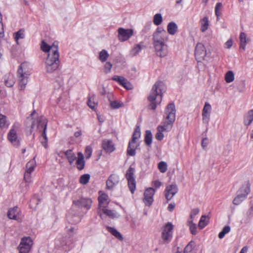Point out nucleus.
<instances>
[{"label": "nucleus", "instance_id": "774afa93", "mask_svg": "<svg viewBox=\"0 0 253 253\" xmlns=\"http://www.w3.org/2000/svg\"><path fill=\"white\" fill-rule=\"evenodd\" d=\"M248 250V248L247 246L244 247L239 253H247Z\"/></svg>", "mask_w": 253, "mask_h": 253}, {"label": "nucleus", "instance_id": "412c9836", "mask_svg": "<svg viewBox=\"0 0 253 253\" xmlns=\"http://www.w3.org/2000/svg\"><path fill=\"white\" fill-rule=\"evenodd\" d=\"M20 211L17 207L10 208L7 212V216L9 219L19 221L21 218L19 217Z\"/></svg>", "mask_w": 253, "mask_h": 253}, {"label": "nucleus", "instance_id": "a19ab883", "mask_svg": "<svg viewBox=\"0 0 253 253\" xmlns=\"http://www.w3.org/2000/svg\"><path fill=\"white\" fill-rule=\"evenodd\" d=\"M108 57L109 54L106 50L103 49L99 52V59L101 62H105Z\"/></svg>", "mask_w": 253, "mask_h": 253}, {"label": "nucleus", "instance_id": "6ab92c4d", "mask_svg": "<svg viewBox=\"0 0 253 253\" xmlns=\"http://www.w3.org/2000/svg\"><path fill=\"white\" fill-rule=\"evenodd\" d=\"M211 106L208 102H206L202 111V119L204 123L208 124L210 120Z\"/></svg>", "mask_w": 253, "mask_h": 253}, {"label": "nucleus", "instance_id": "13d9d810", "mask_svg": "<svg viewBox=\"0 0 253 253\" xmlns=\"http://www.w3.org/2000/svg\"><path fill=\"white\" fill-rule=\"evenodd\" d=\"M112 64L110 62H107L104 65V72L108 74L111 72Z\"/></svg>", "mask_w": 253, "mask_h": 253}, {"label": "nucleus", "instance_id": "b1692460", "mask_svg": "<svg viewBox=\"0 0 253 253\" xmlns=\"http://www.w3.org/2000/svg\"><path fill=\"white\" fill-rule=\"evenodd\" d=\"M4 82L5 85L7 87L13 86L15 82L14 75L11 73L6 74L4 77Z\"/></svg>", "mask_w": 253, "mask_h": 253}, {"label": "nucleus", "instance_id": "39448f33", "mask_svg": "<svg viewBox=\"0 0 253 253\" xmlns=\"http://www.w3.org/2000/svg\"><path fill=\"white\" fill-rule=\"evenodd\" d=\"M30 73L27 69V64L25 63H22L17 70V76L19 79V84L20 89H24L25 85L28 83V79Z\"/></svg>", "mask_w": 253, "mask_h": 253}, {"label": "nucleus", "instance_id": "c9c22d12", "mask_svg": "<svg viewBox=\"0 0 253 253\" xmlns=\"http://www.w3.org/2000/svg\"><path fill=\"white\" fill-rule=\"evenodd\" d=\"M25 38V30L23 29H20L18 31L15 33L14 39L16 41V43L19 44L18 40L19 39H23Z\"/></svg>", "mask_w": 253, "mask_h": 253}, {"label": "nucleus", "instance_id": "3c124183", "mask_svg": "<svg viewBox=\"0 0 253 253\" xmlns=\"http://www.w3.org/2000/svg\"><path fill=\"white\" fill-rule=\"evenodd\" d=\"M94 97H95V95H93L91 97H90L88 98V101H87L88 106L92 110L95 109V108L96 106V105H97L96 103L94 101L92 100L94 99Z\"/></svg>", "mask_w": 253, "mask_h": 253}, {"label": "nucleus", "instance_id": "680f3d73", "mask_svg": "<svg viewBox=\"0 0 253 253\" xmlns=\"http://www.w3.org/2000/svg\"><path fill=\"white\" fill-rule=\"evenodd\" d=\"M232 46V40H229L225 43V47L230 48Z\"/></svg>", "mask_w": 253, "mask_h": 253}, {"label": "nucleus", "instance_id": "864d4df0", "mask_svg": "<svg viewBox=\"0 0 253 253\" xmlns=\"http://www.w3.org/2000/svg\"><path fill=\"white\" fill-rule=\"evenodd\" d=\"M121 85L126 89H131L133 88L132 85L126 78L124 79V81H123Z\"/></svg>", "mask_w": 253, "mask_h": 253}, {"label": "nucleus", "instance_id": "5701e85b", "mask_svg": "<svg viewBox=\"0 0 253 253\" xmlns=\"http://www.w3.org/2000/svg\"><path fill=\"white\" fill-rule=\"evenodd\" d=\"M99 209V211L103 208H106L109 203L108 196L105 194H102L98 197Z\"/></svg>", "mask_w": 253, "mask_h": 253}, {"label": "nucleus", "instance_id": "1a4fd4ad", "mask_svg": "<svg viewBox=\"0 0 253 253\" xmlns=\"http://www.w3.org/2000/svg\"><path fill=\"white\" fill-rule=\"evenodd\" d=\"M32 244V241L30 237L23 238L18 246L19 253H28Z\"/></svg>", "mask_w": 253, "mask_h": 253}, {"label": "nucleus", "instance_id": "e2e57ef3", "mask_svg": "<svg viewBox=\"0 0 253 253\" xmlns=\"http://www.w3.org/2000/svg\"><path fill=\"white\" fill-rule=\"evenodd\" d=\"M209 143V140L207 138H205L202 140V146L203 148H205L207 146Z\"/></svg>", "mask_w": 253, "mask_h": 253}, {"label": "nucleus", "instance_id": "338daca9", "mask_svg": "<svg viewBox=\"0 0 253 253\" xmlns=\"http://www.w3.org/2000/svg\"><path fill=\"white\" fill-rule=\"evenodd\" d=\"M99 93L101 95H105L106 94V90L104 86L100 89Z\"/></svg>", "mask_w": 253, "mask_h": 253}, {"label": "nucleus", "instance_id": "aec40b11", "mask_svg": "<svg viewBox=\"0 0 253 253\" xmlns=\"http://www.w3.org/2000/svg\"><path fill=\"white\" fill-rule=\"evenodd\" d=\"M120 181L119 176L117 174H112L106 181V186L108 189H112Z\"/></svg>", "mask_w": 253, "mask_h": 253}, {"label": "nucleus", "instance_id": "f257e3e1", "mask_svg": "<svg viewBox=\"0 0 253 253\" xmlns=\"http://www.w3.org/2000/svg\"><path fill=\"white\" fill-rule=\"evenodd\" d=\"M176 110L173 103H169L167 106L164 115L163 125L157 127V132L155 135L158 140H162L164 137L163 132L169 131L175 120Z\"/></svg>", "mask_w": 253, "mask_h": 253}, {"label": "nucleus", "instance_id": "ea45409f", "mask_svg": "<svg viewBox=\"0 0 253 253\" xmlns=\"http://www.w3.org/2000/svg\"><path fill=\"white\" fill-rule=\"evenodd\" d=\"M110 102V106L112 109H117L124 106L123 103L121 102H118L117 101H111L109 99Z\"/></svg>", "mask_w": 253, "mask_h": 253}, {"label": "nucleus", "instance_id": "72a5a7b5", "mask_svg": "<svg viewBox=\"0 0 253 253\" xmlns=\"http://www.w3.org/2000/svg\"><path fill=\"white\" fill-rule=\"evenodd\" d=\"M108 231L113 236H114L116 238L119 239L120 241H122L123 240V237L121 234L115 228L111 227L108 226L107 227Z\"/></svg>", "mask_w": 253, "mask_h": 253}, {"label": "nucleus", "instance_id": "c85d7f7f", "mask_svg": "<svg viewBox=\"0 0 253 253\" xmlns=\"http://www.w3.org/2000/svg\"><path fill=\"white\" fill-rule=\"evenodd\" d=\"M246 34L242 32L240 35V50L245 51L246 49V46L247 44Z\"/></svg>", "mask_w": 253, "mask_h": 253}, {"label": "nucleus", "instance_id": "0eeeda50", "mask_svg": "<svg viewBox=\"0 0 253 253\" xmlns=\"http://www.w3.org/2000/svg\"><path fill=\"white\" fill-rule=\"evenodd\" d=\"M135 169L130 166L127 170L126 177L127 180L129 189L132 194H133L136 188V181L134 178Z\"/></svg>", "mask_w": 253, "mask_h": 253}, {"label": "nucleus", "instance_id": "423d86ee", "mask_svg": "<svg viewBox=\"0 0 253 253\" xmlns=\"http://www.w3.org/2000/svg\"><path fill=\"white\" fill-rule=\"evenodd\" d=\"M250 191V184L249 181L245 182L238 191L237 195L234 199L233 203L239 205L246 199Z\"/></svg>", "mask_w": 253, "mask_h": 253}, {"label": "nucleus", "instance_id": "ddd939ff", "mask_svg": "<svg viewBox=\"0 0 253 253\" xmlns=\"http://www.w3.org/2000/svg\"><path fill=\"white\" fill-rule=\"evenodd\" d=\"M195 56L198 62H201L206 56V50L204 45L201 43H198L195 48Z\"/></svg>", "mask_w": 253, "mask_h": 253}, {"label": "nucleus", "instance_id": "7ed1b4c3", "mask_svg": "<svg viewBox=\"0 0 253 253\" xmlns=\"http://www.w3.org/2000/svg\"><path fill=\"white\" fill-rule=\"evenodd\" d=\"M164 88V84L162 82H156L153 86L150 94L148 97V99L150 102L148 106L150 109L155 110L157 108V105L161 103Z\"/></svg>", "mask_w": 253, "mask_h": 253}, {"label": "nucleus", "instance_id": "9b49d317", "mask_svg": "<svg viewBox=\"0 0 253 253\" xmlns=\"http://www.w3.org/2000/svg\"><path fill=\"white\" fill-rule=\"evenodd\" d=\"M47 121L46 118L44 117H41L38 118L37 121H34L32 126L31 128V132H32L34 126L36 125L37 128L40 131H42V133H45L46 130Z\"/></svg>", "mask_w": 253, "mask_h": 253}, {"label": "nucleus", "instance_id": "4c0bfd02", "mask_svg": "<svg viewBox=\"0 0 253 253\" xmlns=\"http://www.w3.org/2000/svg\"><path fill=\"white\" fill-rule=\"evenodd\" d=\"M101 211L110 218H114L117 217V213L114 210L106 209V208H105L102 209Z\"/></svg>", "mask_w": 253, "mask_h": 253}, {"label": "nucleus", "instance_id": "9d476101", "mask_svg": "<svg viewBox=\"0 0 253 253\" xmlns=\"http://www.w3.org/2000/svg\"><path fill=\"white\" fill-rule=\"evenodd\" d=\"M173 229V226L170 222L167 223L164 227L162 237L166 243H168L172 238Z\"/></svg>", "mask_w": 253, "mask_h": 253}, {"label": "nucleus", "instance_id": "e433bc0d", "mask_svg": "<svg viewBox=\"0 0 253 253\" xmlns=\"http://www.w3.org/2000/svg\"><path fill=\"white\" fill-rule=\"evenodd\" d=\"M187 225L189 227L191 233L193 235H196L197 233L196 224L193 223V221L188 220Z\"/></svg>", "mask_w": 253, "mask_h": 253}, {"label": "nucleus", "instance_id": "a18cd8bd", "mask_svg": "<svg viewBox=\"0 0 253 253\" xmlns=\"http://www.w3.org/2000/svg\"><path fill=\"white\" fill-rule=\"evenodd\" d=\"M230 231V227L229 226L227 225L223 227L222 231L219 233L218 237L220 239L223 238L225 235L229 233Z\"/></svg>", "mask_w": 253, "mask_h": 253}, {"label": "nucleus", "instance_id": "49530a36", "mask_svg": "<svg viewBox=\"0 0 253 253\" xmlns=\"http://www.w3.org/2000/svg\"><path fill=\"white\" fill-rule=\"evenodd\" d=\"M140 128L139 126H137L134 131L131 139L136 141L137 139L140 138Z\"/></svg>", "mask_w": 253, "mask_h": 253}, {"label": "nucleus", "instance_id": "7c9ffc66", "mask_svg": "<svg viewBox=\"0 0 253 253\" xmlns=\"http://www.w3.org/2000/svg\"><path fill=\"white\" fill-rule=\"evenodd\" d=\"M210 217L208 216L203 215L201 216L198 223V227L200 229H203L207 226L209 222Z\"/></svg>", "mask_w": 253, "mask_h": 253}, {"label": "nucleus", "instance_id": "58836bf2", "mask_svg": "<svg viewBox=\"0 0 253 253\" xmlns=\"http://www.w3.org/2000/svg\"><path fill=\"white\" fill-rule=\"evenodd\" d=\"M152 141V134L150 130H147L145 132V142L146 144L149 146L151 144Z\"/></svg>", "mask_w": 253, "mask_h": 253}, {"label": "nucleus", "instance_id": "cd10ccee", "mask_svg": "<svg viewBox=\"0 0 253 253\" xmlns=\"http://www.w3.org/2000/svg\"><path fill=\"white\" fill-rule=\"evenodd\" d=\"M64 154L70 165H72L77 159L76 155L72 150H68L64 152Z\"/></svg>", "mask_w": 253, "mask_h": 253}, {"label": "nucleus", "instance_id": "79ce46f5", "mask_svg": "<svg viewBox=\"0 0 253 253\" xmlns=\"http://www.w3.org/2000/svg\"><path fill=\"white\" fill-rule=\"evenodd\" d=\"M234 80V74L233 71H228L225 75V80L226 83H230L232 82Z\"/></svg>", "mask_w": 253, "mask_h": 253}, {"label": "nucleus", "instance_id": "4be33fe9", "mask_svg": "<svg viewBox=\"0 0 253 253\" xmlns=\"http://www.w3.org/2000/svg\"><path fill=\"white\" fill-rule=\"evenodd\" d=\"M102 147L107 153H111L115 149V146L112 141L109 139H104L102 140Z\"/></svg>", "mask_w": 253, "mask_h": 253}, {"label": "nucleus", "instance_id": "a878e982", "mask_svg": "<svg viewBox=\"0 0 253 253\" xmlns=\"http://www.w3.org/2000/svg\"><path fill=\"white\" fill-rule=\"evenodd\" d=\"M138 145L136 144V141L131 139L129 141L128 146L127 150V154L131 156L135 155V149L137 147Z\"/></svg>", "mask_w": 253, "mask_h": 253}, {"label": "nucleus", "instance_id": "c756f323", "mask_svg": "<svg viewBox=\"0 0 253 253\" xmlns=\"http://www.w3.org/2000/svg\"><path fill=\"white\" fill-rule=\"evenodd\" d=\"M178 27L173 22L169 23L167 26L168 33L171 35H174L177 32Z\"/></svg>", "mask_w": 253, "mask_h": 253}, {"label": "nucleus", "instance_id": "8fccbe9b", "mask_svg": "<svg viewBox=\"0 0 253 253\" xmlns=\"http://www.w3.org/2000/svg\"><path fill=\"white\" fill-rule=\"evenodd\" d=\"M7 126L8 124H7L6 117L1 114H0V127L1 128H5Z\"/></svg>", "mask_w": 253, "mask_h": 253}, {"label": "nucleus", "instance_id": "20e7f679", "mask_svg": "<svg viewBox=\"0 0 253 253\" xmlns=\"http://www.w3.org/2000/svg\"><path fill=\"white\" fill-rule=\"evenodd\" d=\"M45 70L48 73H52L56 71L60 64L59 53L56 49L51 51V55H47L45 62Z\"/></svg>", "mask_w": 253, "mask_h": 253}, {"label": "nucleus", "instance_id": "bb28decb", "mask_svg": "<svg viewBox=\"0 0 253 253\" xmlns=\"http://www.w3.org/2000/svg\"><path fill=\"white\" fill-rule=\"evenodd\" d=\"M78 158L76 161L77 168L81 170H82L84 167L85 162L84 161V156L82 152L78 153Z\"/></svg>", "mask_w": 253, "mask_h": 253}, {"label": "nucleus", "instance_id": "6e6552de", "mask_svg": "<svg viewBox=\"0 0 253 253\" xmlns=\"http://www.w3.org/2000/svg\"><path fill=\"white\" fill-rule=\"evenodd\" d=\"M35 158L36 157L29 161L26 164V171L24 174V179L26 182H31V173L34 170L36 166Z\"/></svg>", "mask_w": 253, "mask_h": 253}, {"label": "nucleus", "instance_id": "f3484780", "mask_svg": "<svg viewBox=\"0 0 253 253\" xmlns=\"http://www.w3.org/2000/svg\"><path fill=\"white\" fill-rule=\"evenodd\" d=\"M178 191V188L176 184H171L166 187L165 191V197L167 200H170Z\"/></svg>", "mask_w": 253, "mask_h": 253}, {"label": "nucleus", "instance_id": "473e14b6", "mask_svg": "<svg viewBox=\"0 0 253 253\" xmlns=\"http://www.w3.org/2000/svg\"><path fill=\"white\" fill-rule=\"evenodd\" d=\"M142 46L143 45L142 43L135 44L130 52V56L134 57L137 55L139 51L142 49Z\"/></svg>", "mask_w": 253, "mask_h": 253}, {"label": "nucleus", "instance_id": "bf43d9fd", "mask_svg": "<svg viewBox=\"0 0 253 253\" xmlns=\"http://www.w3.org/2000/svg\"><path fill=\"white\" fill-rule=\"evenodd\" d=\"M124 77L119 76H114L112 78L113 80L118 82L120 84H121L123 81H124Z\"/></svg>", "mask_w": 253, "mask_h": 253}, {"label": "nucleus", "instance_id": "69168bd1", "mask_svg": "<svg viewBox=\"0 0 253 253\" xmlns=\"http://www.w3.org/2000/svg\"><path fill=\"white\" fill-rule=\"evenodd\" d=\"M175 208V204L173 203H170L169 205L168 209L169 211H172Z\"/></svg>", "mask_w": 253, "mask_h": 253}, {"label": "nucleus", "instance_id": "09e8293b", "mask_svg": "<svg viewBox=\"0 0 253 253\" xmlns=\"http://www.w3.org/2000/svg\"><path fill=\"white\" fill-rule=\"evenodd\" d=\"M90 178V175L88 174H84L82 175L80 179V182L83 184H86L88 183Z\"/></svg>", "mask_w": 253, "mask_h": 253}, {"label": "nucleus", "instance_id": "6e6d98bb", "mask_svg": "<svg viewBox=\"0 0 253 253\" xmlns=\"http://www.w3.org/2000/svg\"><path fill=\"white\" fill-rule=\"evenodd\" d=\"M42 140H41V143L45 148H47V146H48V145H47L48 139H47V137L46 132L42 133Z\"/></svg>", "mask_w": 253, "mask_h": 253}, {"label": "nucleus", "instance_id": "f704fd0d", "mask_svg": "<svg viewBox=\"0 0 253 253\" xmlns=\"http://www.w3.org/2000/svg\"><path fill=\"white\" fill-rule=\"evenodd\" d=\"M253 121V109L250 110L244 118V124L249 126Z\"/></svg>", "mask_w": 253, "mask_h": 253}, {"label": "nucleus", "instance_id": "2f4dec72", "mask_svg": "<svg viewBox=\"0 0 253 253\" xmlns=\"http://www.w3.org/2000/svg\"><path fill=\"white\" fill-rule=\"evenodd\" d=\"M200 24L201 31L202 32H205L208 29L209 25V21L208 17L205 16L201 19Z\"/></svg>", "mask_w": 253, "mask_h": 253}, {"label": "nucleus", "instance_id": "0e129e2a", "mask_svg": "<svg viewBox=\"0 0 253 253\" xmlns=\"http://www.w3.org/2000/svg\"><path fill=\"white\" fill-rule=\"evenodd\" d=\"M162 185V183L159 180H155L153 182V185L156 188H159Z\"/></svg>", "mask_w": 253, "mask_h": 253}, {"label": "nucleus", "instance_id": "a211bd4d", "mask_svg": "<svg viewBox=\"0 0 253 253\" xmlns=\"http://www.w3.org/2000/svg\"><path fill=\"white\" fill-rule=\"evenodd\" d=\"M41 48L43 52L48 53V55H51L52 50L53 51L56 49L57 51H59L58 44L55 42L50 46L44 41H42L41 44Z\"/></svg>", "mask_w": 253, "mask_h": 253}, {"label": "nucleus", "instance_id": "393cba45", "mask_svg": "<svg viewBox=\"0 0 253 253\" xmlns=\"http://www.w3.org/2000/svg\"><path fill=\"white\" fill-rule=\"evenodd\" d=\"M138 145L136 144V141L131 139L129 141L128 146L127 150V154L131 156L135 155V149L137 147Z\"/></svg>", "mask_w": 253, "mask_h": 253}, {"label": "nucleus", "instance_id": "603ef678", "mask_svg": "<svg viewBox=\"0 0 253 253\" xmlns=\"http://www.w3.org/2000/svg\"><path fill=\"white\" fill-rule=\"evenodd\" d=\"M222 7V4L221 2H218L216 3L215 7V15L218 18V17L221 15V9Z\"/></svg>", "mask_w": 253, "mask_h": 253}, {"label": "nucleus", "instance_id": "37998d69", "mask_svg": "<svg viewBox=\"0 0 253 253\" xmlns=\"http://www.w3.org/2000/svg\"><path fill=\"white\" fill-rule=\"evenodd\" d=\"M163 20L162 16L160 13H157L154 16L153 22L155 25L158 26L160 25Z\"/></svg>", "mask_w": 253, "mask_h": 253}, {"label": "nucleus", "instance_id": "f03ea898", "mask_svg": "<svg viewBox=\"0 0 253 253\" xmlns=\"http://www.w3.org/2000/svg\"><path fill=\"white\" fill-rule=\"evenodd\" d=\"M168 36L167 32L162 28H157L153 34V45L156 55L161 58L166 57L168 53Z\"/></svg>", "mask_w": 253, "mask_h": 253}, {"label": "nucleus", "instance_id": "de8ad7c7", "mask_svg": "<svg viewBox=\"0 0 253 253\" xmlns=\"http://www.w3.org/2000/svg\"><path fill=\"white\" fill-rule=\"evenodd\" d=\"M167 167V164L165 162L161 161L158 164V169L162 173L166 172L168 169Z\"/></svg>", "mask_w": 253, "mask_h": 253}, {"label": "nucleus", "instance_id": "c03bdc74", "mask_svg": "<svg viewBox=\"0 0 253 253\" xmlns=\"http://www.w3.org/2000/svg\"><path fill=\"white\" fill-rule=\"evenodd\" d=\"M194 245V242L190 241L184 248L183 253H192Z\"/></svg>", "mask_w": 253, "mask_h": 253}, {"label": "nucleus", "instance_id": "4d7b16f0", "mask_svg": "<svg viewBox=\"0 0 253 253\" xmlns=\"http://www.w3.org/2000/svg\"><path fill=\"white\" fill-rule=\"evenodd\" d=\"M199 212V209L198 208L194 209L191 210L190 214V217L188 219V220H191L192 221H193L194 218L195 216L198 214Z\"/></svg>", "mask_w": 253, "mask_h": 253}, {"label": "nucleus", "instance_id": "2eb2a0df", "mask_svg": "<svg viewBox=\"0 0 253 253\" xmlns=\"http://www.w3.org/2000/svg\"><path fill=\"white\" fill-rule=\"evenodd\" d=\"M118 38L121 42L127 40L133 35V30L131 29H125L120 28L118 29Z\"/></svg>", "mask_w": 253, "mask_h": 253}, {"label": "nucleus", "instance_id": "f8f14e48", "mask_svg": "<svg viewBox=\"0 0 253 253\" xmlns=\"http://www.w3.org/2000/svg\"><path fill=\"white\" fill-rule=\"evenodd\" d=\"M18 126H13L12 128L10 130L8 133V139L12 144L16 147H18L20 145V139L18 137L17 134L16 129L18 128Z\"/></svg>", "mask_w": 253, "mask_h": 253}, {"label": "nucleus", "instance_id": "052dcab7", "mask_svg": "<svg viewBox=\"0 0 253 253\" xmlns=\"http://www.w3.org/2000/svg\"><path fill=\"white\" fill-rule=\"evenodd\" d=\"M2 18L1 13H0V37L3 36V26L2 23Z\"/></svg>", "mask_w": 253, "mask_h": 253}, {"label": "nucleus", "instance_id": "5fc2aeb1", "mask_svg": "<svg viewBox=\"0 0 253 253\" xmlns=\"http://www.w3.org/2000/svg\"><path fill=\"white\" fill-rule=\"evenodd\" d=\"M92 153V148L90 146H87L85 147L84 155L86 159H89L91 157Z\"/></svg>", "mask_w": 253, "mask_h": 253}, {"label": "nucleus", "instance_id": "dca6fc26", "mask_svg": "<svg viewBox=\"0 0 253 253\" xmlns=\"http://www.w3.org/2000/svg\"><path fill=\"white\" fill-rule=\"evenodd\" d=\"M155 190L153 188H147L144 194V198L143 202L145 205L150 206L153 202V196L155 194Z\"/></svg>", "mask_w": 253, "mask_h": 253}, {"label": "nucleus", "instance_id": "4468645a", "mask_svg": "<svg viewBox=\"0 0 253 253\" xmlns=\"http://www.w3.org/2000/svg\"><path fill=\"white\" fill-rule=\"evenodd\" d=\"M92 200L87 198H81L73 201V205L79 208H84L87 210L90 208Z\"/></svg>", "mask_w": 253, "mask_h": 253}]
</instances>
